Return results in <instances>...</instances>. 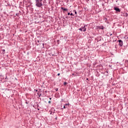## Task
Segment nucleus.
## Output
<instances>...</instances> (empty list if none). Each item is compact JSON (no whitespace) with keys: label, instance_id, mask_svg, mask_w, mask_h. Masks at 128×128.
<instances>
[{"label":"nucleus","instance_id":"f257e3e1","mask_svg":"<svg viewBox=\"0 0 128 128\" xmlns=\"http://www.w3.org/2000/svg\"><path fill=\"white\" fill-rule=\"evenodd\" d=\"M36 2V6H37V8H40L41 6H44V4H42V0H35Z\"/></svg>","mask_w":128,"mask_h":128},{"label":"nucleus","instance_id":"f03ea898","mask_svg":"<svg viewBox=\"0 0 128 128\" xmlns=\"http://www.w3.org/2000/svg\"><path fill=\"white\" fill-rule=\"evenodd\" d=\"M118 42H119L118 45L120 46H124V42L121 40H118Z\"/></svg>","mask_w":128,"mask_h":128},{"label":"nucleus","instance_id":"7ed1b4c3","mask_svg":"<svg viewBox=\"0 0 128 128\" xmlns=\"http://www.w3.org/2000/svg\"><path fill=\"white\" fill-rule=\"evenodd\" d=\"M114 10L117 12H120V9L118 7H114Z\"/></svg>","mask_w":128,"mask_h":128},{"label":"nucleus","instance_id":"20e7f679","mask_svg":"<svg viewBox=\"0 0 128 128\" xmlns=\"http://www.w3.org/2000/svg\"><path fill=\"white\" fill-rule=\"evenodd\" d=\"M61 10H62L64 12H68V8H64V7H61Z\"/></svg>","mask_w":128,"mask_h":128},{"label":"nucleus","instance_id":"39448f33","mask_svg":"<svg viewBox=\"0 0 128 128\" xmlns=\"http://www.w3.org/2000/svg\"><path fill=\"white\" fill-rule=\"evenodd\" d=\"M86 26H88L86 25H84V26H82V30L83 32H86Z\"/></svg>","mask_w":128,"mask_h":128},{"label":"nucleus","instance_id":"423d86ee","mask_svg":"<svg viewBox=\"0 0 128 128\" xmlns=\"http://www.w3.org/2000/svg\"><path fill=\"white\" fill-rule=\"evenodd\" d=\"M74 12L75 14L76 15V16H76V14H78V12H76V10H74Z\"/></svg>","mask_w":128,"mask_h":128},{"label":"nucleus","instance_id":"0eeeda50","mask_svg":"<svg viewBox=\"0 0 128 128\" xmlns=\"http://www.w3.org/2000/svg\"><path fill=\"white\" fill-rule=\"evenodd\" d=\"M82 28H82V26L80 28H79V30H80V32H83Z\"/></svg>","mask_w":128,"mask_h":128},{"label":"nucleus","instance_id":"6e6552de","mask_svg":"<svg viewBox=\"0 0 128 128\" xmlns=\"http://www.w3.org/2000/svg\"><path fill=\"white\" fill-rule=\"evenodd\" d=\"M64 108H66V105H64L63 108H62V110H64Z\"/></svg>","mask_w":128,"mask_h":128},{"label":"nucleus","instance_id":"1a4fd4ad","mask_svg":"<svg viewBox=\"0 0 128 128\" xmlns=\"http://www.w3.org/2000/svg\"><path fill=\"white\" fill-rule=\"evenodd\" d=\"M64 86H66V84H68V82H64Z\"/></svg>","mask_w":128,"mask_h":128},{"label":"nucleus","instance_id":"9d476101","mask_svg":"<svg viewBox=\"0 0 128 128\" xmlns=\"http://www.w3.org/2000/svg\"><path fill=\"white\" fill-rule=\"evenodd\" d=\"M125 16L126 17L128 16V13H125Z\"/></svg>","mask_w":128,"mask_h":128},{"label":"nucleus","instance_id":"9b49d317","mask_svg":"<svg viewBox=\"0 0 128 128\" xmlns=\"http://www.w3.org/2000/svg\"><path fill=\"white\" fill-rule=\"evenodd\" d=\"M55 90H56V92H58V88H56L55 89Z\"/></svg>","mask_w":128,"mask_h":128},{"label":"nucleus","instance_id":"f8f14e48","mask_svg":"<svg viewBox=\"0 0 128 128\" xmlns=\"http://www.w3.org/2000/svg\"><path fill=\"white\" fill-rule=\"evenodd\" d=\"M70 16H74L72 13L70 14Z\"/></svg>","mask_w":128,"mask_h":128},{"label":"nucleus","instance_id":"ddd939ff","mask_svg":"<svg viewBox=\"0 0 128 128\" xmlns=\"http://www.w3.org/2000/svg\"><path fill=\"white\" fill-rule=\"evenodd\" d=\"M68 16L70 15V12H68Z\"/></svg>","mask_w":128,"mask_h":128},{"label":"nucleus","instance_id":"4468645a","mask_svg":"<svg viewBox=\"0 0 128 128\" xmlns=\"http://www.w3.org/2000/svg\"><path fill=\"white\" fill-rule=\"evenodd\" d=\"M58 76H60V73L58 74Z\"/></svg>","mask_w":128,"mask_h":128},{"label":"nucleus","instance_id":"2eb2a0df","mask_svg":"<svg viewBox=\"0 0 128 128\" xmlns=\"http://www.w3.org/2000/svg\"><path fill=\"white\" fill-rule=\"evenodd\" d=\"M41 41H40V40H38V42H40Z\"/></svg>","mask_w":128,"mask_h":128},{"label":"nucleus","instance_id":"dca6fc26","mask_svg":"<svg viewBox=\"0 0 128 128\" xmlns=\"http://www.w3.org/2000/svg\"><path fill=\"white\" fill-rule=\"evenodd\" d=\"M48 104H50L51 102L50 101H48Z\"/></svg>","mask_w":128,"mask_h":128},{"label":"nucleus","instance_id":"f3484780","mask_svg":"<svg viewBox=\"0 0 128 128\" xmlns=\"http://www.w3.org/2000/svg\"><path fill=\"white\" fill-rule=\"evenodd\" d=\"M68 104H64V106H68Z\"/></svg>","mask_w":128,"mask_h":128},{"label":"nucleus","instance_id":"a211bd4d","mask_svg":"<svg viewBox=\"0 0 128 128\" xmlns=\"http://www.w3.org/2000/svg\"><path fill=\"white\" fill-rule=\"evenodd\" d=\"M105 20L106 21L108 20V18H106Z\"/></svg>","mask_w":128,"mask_h":128},{"label":"nucleus","instance_id":"6ab92c4d","mask_svg":"<svg viewBox=\"0 0 128 128\" xmlns=\"http://www.w3.org/2000/svg\"><path fill=\"white\" fill-rule=\"evenodd\" d=\"M72 76H74V74H72Z\"/></svg>","mask_w":128,"mask_h":128},{"label":"nucleus","instance_id":"aec40b11","mask_svg":"<svg viewBox=\"0 0 128 128\" xmlns=\"http://www.w3.org/2000/svg\"><path fill=\"white\" fill-rule=\"evenodd\" d=\"M18 13H17V14H16V16H18Z\"/></svg>","mask_w":128,"mask_h":128},{"label":"nucleus","instance_id":"412c9836","mask_svg":"<svg viewBox=\"0 0 128 128\" xmlns=\"http://www.w3.org/2000/svg\"><path fill=\"white\" fill-rule=\"evenodd\" d=\"M57 42H60V40H58Z\"/></svg>","mask_w":128,"mask_h":128},{"label":"nucleus","instance_id":"4be33fe9","mask_svg":"<svg viewBox=\"0 0 128 128\" xmlns=\"http://www.w3.org/2000/svg\"><path fill=\"white\" fill-rule=\"evenodd\" d=\"M3 52H6V50H3Z\"/></svg>","mask_w":128,"mask_h":128},{"label":"nucleus","instance_id":"5701e85b","mask_svg":"<svg viewBox=\"0 0 128 128\" xmlns=\"http://www.w3.org/2000/svg\"><path fill=\"white\" fill-rule=\"evenodd\" d=\"M42 45H43V46H44V44H43Z\"/></svg>","mask_w":128,"mask_h":128},{"label":"nucleus","instance_id":"b1692460","mask_svg":"<svg viewBox=\"0 0 128 128\" xmlns=\"http://www.w3.org/2000/svg\"><path fill=\"white\" fill-rule=\"evenodd\" d=\"M86 80H88V78H86Z\"/></svg>","mask_w":128,"mask_h":128},{"label":"nucleus","instance_id":"393cba45","mask_svg":"<svg viewBox=\"0 0 128 128\" xmlns=\"http://www.w3.org/2000/svg\"><path fill=\"white\" fill-rule=\"evenodd\" d=\"M42 96V94H40V95L39 96Z\"/></svg>","mask_w":128,"mask_h":128},{"label":"nucleus","instance_id":"a878e982","mask_svg":"<svg viewBox=\"0 0 128 128\" xmlns=\"http://www.w3.org/2000/svg\"><path fill=\"white\" fill-rule=\"evenodd\" d=\"M38 106V104H37V107Z\"/></svg>","mask_w":128,"mask_h":128},{"label":"nucleus","instance_id":"bb28decb","mask_svg":"<svg viewBox=\"0 0 128 128\" xmlns=\"http://www.w3.org/2000/svg\"><path fill=\"white\" fill-rule=\"evenodd\" d=\"M50 100H52V98H50Z\"/></svg>","mask_w":128,"mask_h":128},{"label":"nucleus","instance_id":"cd10ccee","mask_svg":"<svg viewBox=\"0 0 128 128\" xmlns=\"http://www.w3.org/2000/svg\"><path fill=\"white\" fill-rule=\"evenodd\" d=\"M26 104H28V102H26Z\"/></svg>","mask_w":128,"mask_h":128},{"label":"nucleus","instance_id":"c85d7f7f","mask_svg":"<svg viewBox=\"0 0 128 128\" xmlns=\"http://www.w3.org/2000/svg\"><path fill=\"white\" fill-rule=\"evenodd\" d=\"M88 0H87V2H88Z\"/></svg>","mask_w":128,"mask_h":128},{"label":"nucleus","instance_id":"c756f323","mask_svg":"<svg viewBox=\"0 0 128 128\" xmlns=\"http://www.w3.org/2000/svg\"><path fill=\"white\" fill-rule=\"evenodd\" d=\"M107 72V73H108V72Z\"/></svg>","mask_w":128,"mask_h":128},{"label":"nucleus","instance_id":"7c9ffc66","mask_svg":"<svg viewBox=\"0 0 128 128\" xmlns=\"http://www.w3.org/2000/svg\"><path fill=\"white\" fill-rule=\"evenodd\" d=\"M112 34H110V36H112Z\"/></svg>","mask_w":128,"mask_h":128},{"label":"nucleus","instance_id":"2f4dec72","mask_svg":"<svg viewBox=\"0 0 128 128\" xmlns=\"http://www.w3.org/2000/svg\"><path fill=\"white\" fill-rule=\"evenodd\" d=\"M127 38H128V37Z\"/></svg>","mask_w":128,"mask_h":128}]
</instances>
